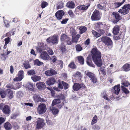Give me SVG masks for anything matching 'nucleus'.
<instances>
[{
	"instance_id": "obj_1",
	"label": "nucleus",
	"mask_w": 130,
	"mask_h": 130,
	"mask_svg": "<svg viewBox=\"0 0 130 130\" xmlns=\"http://www.w3.org/2000/svg\"><path fill=\"white\" fill-rule=\"evenodd\" d=\"M91 53L93 61L98 67H101L102 64V61L100 52L96 48L94 47L92 49Z\"/></svg>"
},
{
	"instance_id": "obj_2",
	"label": "nucleus",
	"mask_w": 130,
	"mask_h": 130,
	"mask_svg": "<svg viewBox=\"0 0 130 130\" xmlns=\"http://www.w3.org/2000/svg\"><path fill=\"white\" fill-rule=\"evenodd\" d=\"M99 40L103 42L109 48H111L112 47V42L110 38L107 36L102 37Z\"/></svg>"
},
{
	"instance_id": "obj_3",
	"label": "nucleus",
	"mask_w": 130,
	"mask_h": 130,
	"mask_svg": "<svg viewBox=\"0 0 130 130\" xmlns=\"http://www.w3.org/2000/svg\"><path fill=\"white\" fill-rule=\"evenodd\" d=\"M58 38L56 35L50 36L46 39V42L51 45L57 44L58 43Z\"/></svg>"
},
{
	"instance_id": "obj_4",
	"label": "nucleus",
	"mask_w": 130,
	"mask_h": 130,
	"mask_svg": "<svg viewBox=\"0 0 130 130\" xmlns=\"http://www.w3.org/2000/svg\"><path fill=\"white\" fill-rule=\"evenodd\" d=\"M130 9V5L129 4L124 5L122 9H120L118 12L121 14L125 15L129 12Z\"/></svg>"
},
{
	"instance_id": "obj_5",
	"label": "nucleus",
	"mask_w": 130,
	"mask_h": 130,
	"mask_svg": "<svg viewBox=\"0 0 130 130\" xmlns=\"http://www.w3.org/2000/svg\"><path fill=\"white\" fill-rule=\"evenodd\" d=\"M46 110V106L44 104L41 103L37 108L38 112L40 115H42L44 113Z\"/></svg>"
},
{
	"instance_id": "obj_6",
	"label": "nucleus",
	"mask_w": 130,
	"mask_h": 130,
	"mask_svg": "<svg viewBox=\"0 0 130 130\" xmlns=\"http://www.w3.org/2000/svg\"><path fill=\"white\" fill-rule=\"evenodd\" d=\"M37 124L36 128L37 129H41L42 128L45 126V123L43 119L38 118L36 122Z\"/></svg>"
},
{
	"instance_id": "obj_7",
	"label": "nucleus",
	"mask_w": 130,
	"mask_h": 130,
	"mask_svg": "<svg viewBox=\"0 0 130 130\" xmlns=\"http://www.w3.org/2000/svg\"><path fill=\"white\" fill-rule=\"evenodd\" d=\"M92 21H98L101 19L99 12L98 10H95L93 12L91 17Z\"/></svg>"
},
{
	"instance_id": "obj_8",
	"label": "nucleus",
	"mask_w": 130,
	"mask_h": 130,
	"mask_svg": "<svg viewBox=\"0 0 130 130\" xmlns=\"http://www.w3.org/2000/svg\"><path fill=\"white\" fill-rule=\"evenodd\" d=\"M0 109L2 110L3 113L5 114H8L10 112V108L8 105H5L4 106L3 104H0Z\"/></svg>"
},
{
	"instance_id": "obj_9",
	"label": "nucleus",
	"mask_w": 130,
	"mask_h": 130,
	"mask_svg": "<svg viewBox=\"0 0 130 130\" xmlns=\"http://www.w3.org/2000/svg\"><path fill=\"white\" fill-rule=\"evenodd\" d=\"M112 15L114 18L113 22L114 24L116 23L122 19V17L117 12H113L112 13Z\"/></svg>"
},
{
	"instance_id": "obj_10",
	"label": "nucleus",
	"mask_w": 130,
	"mask_h": 130,
	"mask_svg": "<svg viewBox=\"0 0 130 130\" xmlns=\"http://www.w3.org/2000/svg\"><path fill=\"white\" fill-rule=\"evenodd\" d=\"M86 88V86L83 84H79L77 83H75L73 86V90L74 91H77L80 88L84 89Z\"/></svg>"
},
{
	"instance_id": "obj_11",
	"label": "nucleus",
	"mask_w": 130,
	"mask_h": 130,
	"mask_svg": "<svg viewBox=\"0 0 130 130\" xmlns=\"http://www.w3.org/2000/svg\"><path fill=\"white\" fill-rule=\"evenodd\" d=\"M24 72L22 70L19 71L18 74V76L14 78V81H21L24 78Z\"/></svg>"
},
{
	"instance_id": "obj_12",
	"label": "nucleus",
	"mask_w": 130,
	"mask_h": 130,
	"mask_svg": "<svg viewBox=\"0 0 130 130\" xmlns=\"http://www.w3.org/2000/svg\"><path fill=\"white\" fill-rule=\"evenodd\" d=\"M105 27V24L103 22H98L95 24V28L97 30L104 29Z\"/></svg>"
},
{
	"instance_id": "obj_13",
	"label": "nucleus",
	"mask_w": 130,
	"mask_h": 130,
	"mask_svg": "<svg viewBox=\"0 0 130 130\" xmlns=\"http://www.w3.org/2000/svg\"><path fill=\"white\" fill-rule=\"evenodd\" d=\"M45 74L47 76H51L55 75L57 73L56 71L54 69L51 68L50 70L45 71Z\"/></svg>"
},
{
	"instance_id": "obj_14",
	"label": "nucleus",
	"mask_w": 130,
	"mask_h": 130,
	"mask_svg": "<svg viewBox=\"0 0 130 130\" xmlns=\"http://www.w3.org/2000/svg\"><path fill=\"white\" fill-rule=\"evenodd\" d=\"M65 14L63 11L60 10L57 11L55 14V16L58 20L61 19Z\"/></svg>"
},
{
	"instance_id": "obj_15",
	"label": "nucleus",
	"mask_w": 130,
	"mask_h": 130,
	"mask_svg": "<svg viewBox=\"0 0 130 130\" xmlns=\"http://www.w3.org/2000/svg\"><path fill=\"white\" fill-rule=\"evenodd\" d=\"M33 98L36 102L46 101L45 99L43 98H41L40 95L38 94L35 95L33 97Z\"/></svg>"
},
{
	"instance_id": "obj_16",
	"label": "nucleus",
	"mask_w": 130,
	"mask_h": 130,
	"mask_svg": "<svg viewBox=\"0 0 130 130\" xmlns=\"http://www.w3.org/2000/svg\"><path fill=\"white\" fill-rule=\"evenodd\" d=\"M40 58L42 59L45 60H48L49 59L50 56L46 52H42L40 55Z\"/></svg>"
},
{
	"instance_id": "obj_17",
	"label": "nucleus",
	"mask_w": 130,
	"mask_h": 130,
	"mask_svg": "<svg viewBox=\"0 0 130 130\" xmlns=\"http://www.w3.org/2000/svg\"><path fill=\"white\" fill-rule=\"evenodd\" d=\"M90 5V4H88V5L87 6L85 5H79L77 7V9H78L79 10H81L82 12H85L88 9Z\"/></svg>"
},
{
	"instance_id": "obj_18",
	"label": "nucleus",
	"mask_w": 130,
	"mask_h": 130,
	"mask_svg": "<svg viewBox=\"0 0 130 130\" xmlns=\"http://www.w3.org/2000/svg\"><path fill=\"white\" fill-rule=\"evenodd\" d=\"M36 85L37 88L40 90L44 89L46 87L45 83L43 82L37 83Z\"/></svg>"
},
{
	"instance_id": "obj_19",
	"label": "nucleus",
	"mask_w": 130,
	"mask_h": 130,
	"mask_svg": "<svg viewBox=\"0 0 130 130\" xmlns=\"http://www.w3.org/2000/svg\"><path fill=\"white\" fill-rule=\"evenodd\" d=\"M56 82V80L54 78L51 77L46 81V84L49 86L52 85Z\"/></svg>"
},
{
	"instance_id": "obj_20",
	"label": "nucleus",
	"mask_w": 130,
	"mask_h": 130,
	"mask_svg": "<svg viewBox=\"0 0 130 130\" xmlns=\"http://www.w3.org/2000/svg\"><path fill=\"white\" fill-rule=\"evenodd\" d=\"M120 86L119 85H118L115 86L113 88V92L116 94H119L120 91Z\"/></svg>"
},
{
	"instance_id": "obj_21",
	"label": "nucleus",
	"mask_w": 130,
	"mask_h": 130,
	"mask_svg": "<svg viewBox=\"0 0 130 130\" xmlns=\"http://www.w3.org/2000/svg\"><path fill=\"white\" fill-rule=\"evenodd\" d=\"M31 78L34 82H36L37 81H39L41 79V77L40 76L37 75L33 76H31Z\"/></svg>"
},
{
	"instance_id": "obj_22",
	"label": "nucleus",
	"mask_w": 130,
	"mask_h": 130,
	"mask_svg": "<svg viewBox=\"0 0 130 130\" xmlns=\"http://www.w3.org/2000/svg\"><path fill=\"white\" fill-rule=\"evenodd\" d=\"M7 95L9 99H11L13 98V92L11 90L7 89L6 91Z\"/></svg>"
},
{
	"instance_id": "obj_23",
	"label": "nucleus",
	"mask_w": 130,
	"mask_h": 130,
	"mask_svg": "<svg viewBox=\"0 0 130 130\" xmlns=\"http://www.w3.org/2000/svg\"><path fill=\"white\" fill-rule=\"evenodd\" d=\"M68 37V36L64 34H62L60 37V40L62 42V43H63L66 42Z\"/></svg>"
},
{
	"instance_id": "obj_24",
	"label": "nucleus",
	"mask_w": 130,
	"mask_h": 130,
	"mask_svg": "<svg viewBox=\"0 0 130 130\" xmlns=\"http://www.w3.org/2000/svg\"><path fill=\"white\" fill-rule=\"evenodd\" d=\"M122 69L125 72L128 71L130 70V64L126 63L125 64L122 68Z\"/></svg>"
},
{
	"instance_id": "obj_25",
	"label": "nucleus",
	"mask_w": 130,
	"mask_h": 130,
	"mask_svg": "<svg viewBox=\"0 0 130 130\" xmlns=\"http://www.w3.org/2000/svg\"><path fill=\"white\" fill-rule=\"evenodd\" d=\"M60 48L62 53H66L67 50L66 46L63 43H61Z\"/></svg>"
},
{
	"instance_id": "obj_26",
	"label": "nucleus",
	"mask_w": 130,
	"mask_h": 130,
	"mask_svg": "<svg viewBox=\"0 0 130 130\" xmlns=\"http://www.w3.org/2000/svg\"><path fill=\"white\" fill-rule=\"evenodd\" d=\"M80 35L79 34H78L75 36H73L72 37V42L73 43H77L78 41Z\"/></svg>"
},
{
	"instance_id": "obj_27",
	"label": "nucleus",
	"mask_w": 130,
	"mask_h": 130,
	"mask_svg": "<svg viewBox=\"0 0 130 130\" xmlns=\"http://www.w3.org/2000/svg\"><path fill=\"white\" fill-rule=\"evenodd\" d=\"M49 109L51 111H52L54 115L56 114L59 112L58 110L53 107V106H52L50 107Z\"/></svg>"
},
{
	"instance_id": "obj_28",
	"label": "nucleus",
	"mask_w": 130,
	"mask_h": 130,
	"mask_svg": "<svg viewBox=\"0 0 130 130\" xmlns=\"http://www.w3.org/2000/svg\"><path fill=\"white\" fill-rule=\"evenodd\" d=\"M121 84L122 85L125 87L129 86V89L130 90V84L128 82L126 81L125 79H123L121 82Z\"/></svg>"
},
{
	"instance_id": "obj_29",
	"label": "nucleus",
	"mask_w": 130,
	"mask_h": 130,
	"mask_svg": "<svg viewBox=\"0 0 130 130\" xmlns=\"http://www.w3.org/2000/svg\"><path fill=\"white\" fill-rule=\"evenodd\" d=\"M85 73L90 79L95 75L94 73L89 71H85Z\"/></svg>"
},
{
	"instance_id": "obj_30",
	"label": "nucleus",
	"mask_w": 130,
	"mask_h": 130,
	"mask_svg": "<svg viewBox=\"0 0 130 130\" xmlns=\"http://www.w3.org/2000/svg\"><path fill=\"white\" fill-rule=\"evenodd\" d=\"M125 2V0H123L121 2H116L114 3V6L115 8H118L122 5Z\"/></svg>"
},
{
	"instance_id": "obj_31",
	"label": "nucleus",
	"mask_w": 130,
	"mask_h": 130,
	"mask_svg": "<svg viewBox=\"0 0 130 130\" xmlns=\"http://www.w3.org/2000/svg\"><path fill=\"white\" fill-rule=\"evenodd\" d=\"M26 88L30 90L33 91L34 90L33 84L30 82L28 83L26 85Z\"/></svg>"
},
{
	"instance_id": "obj_32",
	"label": "nucleus",
	"mask_w": 130,
	"mask_h": 130,
	"mask_svg": "<svg viewBox=\"0 0 130 130\" xmlns=\"http://www.w3.org/2000/svg\"><path fill=\"white\" fill-rule=\"evenodd\" d=\"M67 6L70 8H73L75 7L74 2L72 1H69L66 4Z\"/></svg>"
},
{
	"instance_id": "obj_33",
	"label": "nucleus",
	"mask_w": 130,
	"mask_h": 130,
	"mask_svg": "<svg viewBox=\"0 0 130 130\" xmlns=\"http://www.w3.org/2000/svg\"><path fill=\"white\" fill-rule=\"evenodd\" d=\"M4 126L6 130H9L12 128L11 124L8 122H7L5 123L4 124Z\"/></svg>"
},
{
	"instance_id": "obj_34",
	"label": "nucleus",
	"mask_w": 130,
	"mask_h": 130,
	"mask_svg": "<svg viewBox=\"0 0 130 130\" xmlns=\"http://www.w3.org/2000/svg\"><path fill=\"white\" fill-rule=\"evenodd\" d=\"M119 31V28L118 26H116L113 28V33L115 35H117Z\"/></svg>"
},
{
	"instance_id": "obj_35",
	"label": "nucleus",
	"mask_w": 130,
	"mask_h": 130,
	"mask_svg": "<svg viewBox=\"0 0 130 130\" xmlns=\"http://www.w3.org/2000/svg\"><path fill=\"white\" fill-rule=\"evenodd\" d=\"M79 29L80 30L79 33L82 34L84 32H85L87 30V28L84 26H82L79 27Z\"/></svg>"
},
{
	"instance_id": "obj_36",
	"label": "nucleus",
	"mask_w": 130,
	"mask_h": 130,
	"mask_svg": "<svg viewBox=\"0 0 130 130\" xmlns=\"http://www.w3.org/2000/svg\"><path fill=\"white\" fill-rule=\"evenodd\" d=\"M34 64L35 65L40 66L42 65L43 63L41 61H40L39 59H36L34 61Z\"/></svg>"
},
{
	"instance_id": "obj_37",
	"label": "nucleus",
	"mask_w": 130,
	"mask_h": 130,
	"mask_svg": "<svg viewBox=\"0 0 130 130\" xmlns=\"http://www.w3.org/2000/svg\"><path fill=\"white\" fill-rule=\"evenodd\" d=\"M23 67L25 68L26 69H27L31 68V66L29 64V62L28 61H26L23 63Z\"/></svg>"
},
{
	"instance_id": "obj_38",
	"label": "nucleus",
	"mask_w": 130,
	"mask_h": 130,
	"mask_svg": "<svg viewBox=\"0 0 130 130\" xmlns=\"http://www.w3.org/2000/svg\"><path fill=\"white\" fill-rule=\"evenodd\" d=\"M77 59L78 60L80 64H83L84 63V60L83 57L82 56H78Z\"/></svg>"
},
{
	"instance_id": "obj_39",
	"label": "nucleus",
	"mask_w": 130,
	"mask_h": 130,
	"mask_svg": "<svg viewBox=\"0 0 130 130\" xmlns=\"http://www.w3.org/2000/svg\"><path fill=\"white\" fill-rule=\"evenodd\" d=\"M60 101L59 99H55L52 102V106H54L59 103H60Z\"/></svg>"
},
{
	"instance_id": "obj_40",
	"label": "nucleus",
	"mask_w": 130,
	"mask_h": 130,
	"mask_svg": "<svg viewBox=\"0 0 130 130\" xmlns=\"http://www.w3.org/2000/svg\"><path fill=\"white\" fill-rule=\"evenodd\" d=\"M87 64L90 66L94 67V65L92 63V62H91L90 60L89 59V58L87 57V60L86 61Z\"/></svg>"
},
{
	"instance_id": "obj_41",
	"label": "nucleus",
	"mask_w": 130,
	"mask_h": 130,
	"mask_svg": "<svg viewBox=\"0 0 130 130\" xmlns=\"http://www.w3.org/2000/svg\"><path fill=\"white\" fill-rule=\"evenodd\" d=\"M98 119V118L97 116L96 115H95L93 118L91 123V125H93L96 123Z\"/></svg>"
},
{
	"instance_id": "obj_42",
	"label": "nucleus",
	"mask_w": 130,
	"mask_h": 130,
	"mask_svg": "<svg viewBox=\"0 0 130 130\" xmlns=\"http://www.w3.org/2000/svg\"><path fill=\"white\" fill-rule=\"evenodd\" d=\"M91 82L93 84H95L97 82V79L96 76L95 75L93 77L90 79Z\"/></svg>"
},
{
	"instance_id": "obj_43",
	"label": "nucleus",
	"mask_w": 130,
	"mask_h": 130,
	"mask_svg": "<svg viewBox=\"0 0 130 130\" xmlns=\"http://www.w3.org/2000/svg\"><path fill=\"white\" fill-rule=\"evenodd\" d=\"M121 89L126 94L129 93L128 90L124 86H121Z\"/></svg>"
},
{
	"instance_id": "obj_44",
	"label": "nucleus",
	"mask_w": 130,
	"mask_h": 130,
	"mask_svg": "<svg viewBox=\"0 0 130 130\" xmlns=\"http://www.w3.org/2000/svg\"><path fill=\"white\" fill-rule=\"evenodd\" d=\"M48 5V4L47 2L45 1H42V2L41 6V8H45Z\"/></svg>"
},
{
	"instance_id": "obj_45",
	"label": "nucleus",
	"mask_w": 130,
	"mask_h": 130,
	"mask_svg": "<svg viewBox=\"0 0 130 130\" xmlns=\"http://www.w3.org/2000/svg\"><path fill=\"white\" fill-rule=\"evenodd\" d=\"M71 33L72 37L75 36L76 34V32L73 28H71Z\"/></svg>"
},
{
	"instance_id": "obj_46",
	"label": "nucleus",
	"mask_w": 130,
	"mask_h": 130,
	"mask_svg": "<svg viewBox=\"0 0 130 130\" xmlns=\"http://www.w3.org/2000/svg\"><path fill=\"white\" fill-rule=\"evenodd\" d=\"M92 32L94 36L98 38L100 36V35L99 33H98L94 30H92Z\"/></svg>"
},
{
	"instance_id": "obj_47",
	"label": "nucleus",
	"mask_w": 130,
	"mask_h": 130,
	"mask_svg": "<svg viewBox=\"0 0 130 130\" xmlns=\"http://www.w3.org/2000/svg\"><path fill=\"white\" fill-rule=\"evenodd\" d=\"M76 50L77 51L79 52L81 51L82 48L81 46L79 44H77L75 46Z\"/></svg>"
},
{
	"instance_id": "obj_48",
	"label": "nucleus",
	"mask_w": 130,
	"mask_h": 130,
	"mask_svg": "<svg viewBox=\"0 0 130 130\" xmlns=\"http://www.w3.org/2000/svg\"><path fill=\"white\" fill-rule=\"evenodd\" d=\"M46 50L50 55H52L53 54L54 52L52 50L50 47H47Z\"/></svg>"
},
{
	"instance_id": "obj_49",
	"label": "nucleus",
	"mask_w": 130,
	"mask_h": 130,
	"mask_svg": "<svg viewBox=\"0 0 130 130\" xmlns=\"http://www.w3.org/2000/svg\"><path fill=\"white\" fill-rule=\"evenodd\" d=\"M68 67L72 69H75L76 68V66L73 62L70 63Z\"/></svg>"
},
{
	"instance_id": "obj_50",
	"label": "nucleus",
	"mask_w": 130,
	"mask_h": 130,
	"mask_svg": "<svg viewBox=\"0 0 130 130\" xmlns=\"http://www.w3.org/2000/svg\"><path fill=\"white\" fill-rule=\"evenodd\" d=\"M67 44L68 45H71L72 43V39L69 37L66 40Z\"/></svg>"
},
{
	"instance_id": "obj_51",
	"label": "nucleus",
	"mask_w": 130,
	"mask_h": 130,
	"mask_svg": "<svg viewBox=\"0 0 130 130\" xmlns=\"http://www.w3.org/2000/svg\"><path fill=\"white\" fill-rule=\"evenodd\" d=\"M97 7L101 10L104 9H105V7L103 5V4H98L97 5Z\"/></svg>"
},
{
	"instance_id": "obj_52",
	"label": "nucleus",
	"mask_w": 130,
	"mask_h": 130,
	"mask_svg": "<svg viewBox=\"0 0 130 130\" xmlns=\"http://www.w3.org/2000/svg\"><path fill=\"white\" fill-rule=\"evenodd\" d=\"M103 29H100L98 30V32L99 33L100 36L101 35H104L105 33V31Z\"/></svg>"
},
{
	"instance_id": "obj_53",
	"label": "nucleus",
	"mask_w": 130,
	"mask_h": 130,
	"mask_svg": "<svg viewBox=\"0 0 130 130\" xmlns=\"http://www.w3.org/2000/svg\"><path fill=\"white\" fill-rule=\"evenodd\" d=\"M64 6L63 3L61 2L59 3L57 6V9L61 8Z\"/></svg>"
},
{
	"instance_id": "obj_54",
	"label": "nucleus",
	"mask_w": 130,
	"mask_h": 130,
	"mask_svg": "<svg viewBox=\"0 0 130 130\" xmlns=\"http://www.w3.org/2000/svg\"><path fill=\"white\" fill-rule=\"evenodd\" d=\"M62 84L64 86V89H68L69 87V85L67 83L63 81H62Z\"/></svg>"
},
{
	"instance_id": "obj_55",
	"label": "nucleus",
	"mask_w": 130,
	"mask_h": 130,
	"mask_svg": "<svg viewBox=\"0 0 130 130\" xmlns=\"http://www.w3.org/2000/svg\"><path fill=\"white\" fill-rule=\"evenodd\" d=\"M0 94L2 98H5L6 95V92L5 91H0Z\"/></svg>"
},
{
	"instance_id": "obj_56",
	"label": "nucleus",
	"mask_w": 130,
	"mask_h": 130,
	"mask_svg": "<svg viewBox=\"0 0 130 130\" xmlns=\"http://www.w3.org/2000/svg\"><path fill=\"white\" fill-rule=\"evenodd\" d=\"M27 73L28 75H32L35 74V71L32 70H31L28 72Z\"/></svg>"
},
{
	"instance_id": "obj_57",
	"label": "nucleus",
	"mask_w": 130,
	"mask_h": 130,
	"mask_svg": "<svg viewBox=\"0 0 130 130\" xmlns=\"http://www.w3.org/2000/svg\"><path fill=\"white\" fill-rule=\"evenodd\" d=\"M22 83V82H20L19 83L16 84H15V88H16V90L20 88L21 87Z\"/></svg>"
},
{
	"instance_id": "obj_58",
	"label": "nucleus",
	"mask_w": 130,
	"mask_h": 130,
	"mask_svg": "<svg viewBox=\"0 0 130 130\" xmlns=\"http://www.w3.org/2000/svg\"><path fill=\"white\" fill-rule=\"evenodd\" d=\"M92 128L94 130H99L100 127L98 125L95 124L93 126Z\"/></svg>"
},
{
	"instance_id": "obj_59",
	"label": "nucleus",
	"mask_w": 130,
	"mask_h": 130,
	"mask_svg": "<svg viewBox=\"0 0 130 130\" xmlns=\"http://www.w3.org/2000/svg\"><path fill=\"white\" fill-rule=\"evenodd\" d=\"M68 13L71 17H73L74 16V14L73 12L71 10H69L68 12Z\"/></svg>"
},
{
	"instance_id": "obj_60",
	"label": "nucleus",
	"mask_w": 130,
	"mask_h": 130,
	"mask_svg": "<svg viewBox=\"0 0 130 130\" xmlns=\"http://www.w3.org/2000/svg\"><path fill=\"white\" fill-rule=\"evenodd\" d=\"M6 87L7 88L13 89L14 90H16V88H15V87H13V85L11 84H9V85H7Z\"/></svg>"
},
{
	"instance_id": "obj_61",
	"label": "nucleus",
	"mask_w": 130,
	"mask_h": 130,
	"mask_svg": "<svg viewBox=\"0 0 130 130\" xmlns=\"http://www.w3.org/2000/svg\"><path fill=\"white\" fill-rule=\"evenodd\" d=\"M6 118L2 117H0V125L3 123L5 121Z\"/></svg>"
},
{
	"instance_id": "obj_62",
	"label": "nucleus",
	"mask_w": 130,
	"mask_h": 130,
	"mask_svg": "<svg viewBox=\"0 0 130 130\" xmlns=\"http://www.w3.org/2000/svg\"><path fill=\"white\" fill-rule=\"evenodd\" d=\"M4 41H5V43L8 44L10 42V38L9 37L5 39Z\"/></svg>"
},
{
	"instance_id": "obj_63",
	"label": "nucleus",
	"mask_w": 130,
	"mask_h": 130,
	"mask_svg": "<svg viewBox=\"0 0 130 130\" xmlns=\"http://www.w3.org/2000/svg\"><path fill=\"white\" fill-rule=\"evenodd\" d=\"M51 59L52 60L53 63L55 62L57 59V58L55 56H53L51 58Z\"/></svg>"
},
{
	"instance_id": "obj_64",
	"label": "nucleus",
	"mask_w": 130,
	"mask_h": 130,
	"mask_svg": "<svg viewBox=\"0 0 130 130\" xmlns=\"http://www.w3.org/2000/svg\"><path fill=\"white\" fill-rule=\"evenodd\" d=\"M77 130H87V129L86 128L83 127L82 126H79Z\"/></svg>"
}]
</instances>
